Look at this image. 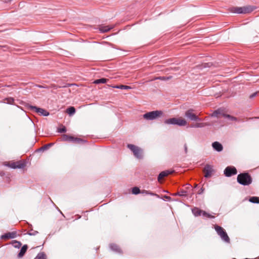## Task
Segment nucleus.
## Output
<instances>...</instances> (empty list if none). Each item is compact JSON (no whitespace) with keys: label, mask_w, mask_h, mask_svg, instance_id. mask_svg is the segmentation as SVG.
<instances>
[{"label":"nucleus","mask_w":259,"mask_h":259,"mask_svg":"<svg viewBox=\"0 0 259 259\" xmlns=\"http://www.w3.org/2000/svg\"><path fill=\"white\" fill-rule=\"evenodd\" d=\"M27 249V246L26 245H24L20 250V251L18 254L19 257H21L24 255Z\"/></svg>","instance_id":"obj_18"},{"label":"nucleus","mask_w":259,"mask_h":259,"mask_svg":"<svg viewBox=\"0 0 259 259\" xmlns=\"http://www.w3.org/2000/svg\"><path fill=\"white\" fill-rule=\"evenodd\" d=\"M192 212L194 214L195 216H199V215H203L204 217L206 218H214L213 216L211 215L210 214L207 213L204 211H203L197 207H195L192 209Z\"/></svg>","instance_id":"obj_8"},{"label":"nucleus","mask_w":259,"mask_h":259,"mask_svg":"<svg viewBox=\"0 0 259 259\" xmlns=\"http://www.w3.org/2000/svg\"><path fill=\"white\" fill-rule=\"evenodd\" d=\"M30 108L40 115L48 116L49 115V112L42 108H37L35 106H30Z\"/></svg>","instance_id":"obj_11"},{"label":"nucleus","mask_w":259,"mask_h":259,"mask_svg":"<svg viewBox=\"0 0 259 259\" xmlns=\"http://www.w3.org/2000/svg\"><path fill=\"white\" fill-rule=\"evenodd\" d=\"M172 171H170L168 170L163 171L161 172L158 176V180L159 182H161V181L165 177L167 176L168 175L171 174Z\"/></svg>","instance_id":"obj_13"},{"label":"nucleus","mask_w":259,"mask_h":259,"mask_svg":"<svg viewBox=\"0 0 259 259\" xmlns=\"http://www.w3.org/2000/svg\"><path fill=\"white\" fill-rule=\"evenodd\" d=\"M34 259H45V256L43 253H39Z\"/></svg>","instance_id":"obj_28"},{"label":"nucleus","mask_w":259,"mask_h":259,"mask_svg":"<svg viewBox=\"0 0 259 259\" xmlns=\"http://www.w3.org/2000/svg\"><path fill=\"white\" fill-rule=\"evenodd\" d=\"M162 114V111L156 110L144 114L143 115V117L147 120H154L161 117Z\"/></svg>","instance_id":"obj_4"},{"label":"nucleus","mask_w":259,"mask_h":259,"mask_svg":"<svg viewBox=\"0 0 259 259\" xmlns=\"http://www.w3.org/2000/svg\"><path fill=\"white\" fill-rule=\"evenodd\" d=\"M111 248L113 250H117V246L115 245H112L111 246Z\"/></svg>","instance_id":"obj_31"},{"label":"nucleus","mask_w":259,"mask_h":259,"mask_svg":"<svg viewBox=\"0 0 259 259\" xmlns=\"http://www.w3.org/2000/svg\"><path fill=\"white\" fill-rule=\"evenodd\" d=\"M212 171L213 169L212 168V167L210 165H206L204 167L203 169L205 177L207 178L210 177L212 174Z\"/></svg>","instance_id":"obj_12"},{"label":"nucleus","mask_w":259,"mask_h":259,"mask_svg":"<svg viewBox=\"0 0 259 259\" xmlns=\"http://www.w3.org/2000/svg\"><path fill=\"white\" fill-rule=\"evenodd\" d=\"M66 112L70 115L74 114L75 112V109L74 107H70L66 109Z\"/></svg>","instance_id":"obj_19"},{"label":"nucleus","mask_w":259,"mask_h":259,"mask_svg":"<svg viewBox=\"0 0 259 259\" xmlns=\"http://www.w3.org/2000/svg\"><path fill=\"white\" fill-rule=\"evenodd\" d=\"M112 28V27H110L108 25H101L99 27V30L101 32H105L108 31Z\"/></svg>","instance_id":"obj_15"},{"label":"nucleus","mask_w":259,"mask_h":259,"mask_svg":"<svg viewBox=\"0 0 259 259\" xmlns=\"http://www.w3.org/2000/svg\"><path fill=\"white\" fill-rule=\"evenodd\" d=\"M62 139L64 141L71 142L72 139H73V136L64 135L62 137Z\"/></svg>","instance_id":"obj_24"},{"label":"nucleus","mask_w":259,"mask_h":259,"mask_svg":"<svg viewBox=\"0 0 259 259\" xmlns=\"http://www.w3.org/2000/svg\"><path fill=\"white\" fill-rule=\"evenodd\" d=\"M108 80V79L106 78H101L96 79L94 81V83L95 84H99V83H105L107 82V81Z\"/></svg>","instance_id":"obj_20"},{"label":"nucleus","mask_w":259,"mask_h":259,"mask_svg":"<svg viewBox=\"0 0 259 259\" xmlns=\"http://www.w3.org/2000/svg\"><path fill=\"white\" fill-rule=\"evenodd\" d=\"M185 116L191 120L201 121V119L196 115L192 109H189L185 112Z\"/></svg>","instance_id":"obj_9"},{"label":"nucleus","mask_w":259,"mask_h":259,"mask_svg":"<svg viewBox=\"0 0 259 259\" xmlns=\"http://www.w3.org/2000/svg\"><path fill=\"white\" fill-rule=\"evenodd\" d=\"M211 116L216 117H224L227 118L229 120H230L231 121L236 120V118L235 117L231 116L229 115L225 114L223 112V110L221 109H219L215 111L211 114Z\"/></svg>","instance_id":"obj_6"},{"label":"nucleus","mask_w":259,"mask_h":259,"mask_svg":"<svg viewBox=\"0 0 259 259\" xmlns=\"http://www.w3.org/2000/svg\"><path fill=\"white\" fill-rule=\"evenodd\" d=\"M209 124L208 123H197L193 125H192V127H202L206 125H209Z\"/></svg>","instance_id":"obj_21"},{"label":"nucleus","mask_w":259,"mask_h":259,"mask_svg":"<svg viewBox=\"0 0 259 259\" xmlns=\"http://www.w3.org/2000/svg\"><path fill=\"white\" fill-rule=\"evenodd\" d=\"M164 123L167 124H177L179 126H185L187 124V121L182 117L166 119Z\"/></svg>","instance_id":"obj_3"},{"label":"nucleus","mask_w":259,"mask_h":259,"mask_svg":"<svg viewBox=\"0 0 259 259\" xmlns=\"http://www.w3.org/2000/svg\"><path fill=\"white\" fill-rule=\"evenodd\" d=\"M256 93H254V94H253L251 95L250 96V97H251V98H252V97H253L255 96V95H256Z\"/></svg>","instance_id":"obj_32"},{"label":"nucleus","mask_w":259,"mask_h":259,"mask_svg":"<svg viewBox=\"0 0 259 259\" xmlns=\"http://www.w3.org/2000/svg\"><path fill=\"white\" fill-rule=\"evenodd\" d=\"M214 149L217 151H221L223 150V146L221 144L218 142H214L212 145Z\"/></svg>","instance_id":"obj_14"},{"label":"nucleus","mask_w":259,"mask_h":259,"mask_svg":"<svg viewBox=\"0 0 259 259\" xmlns=\"http://www.w3.org/2000/svg\"><path fill=\"white\" fill-rule=\"evenodd\" d=\"M127 147L133 152L135 157L139 159L143 157V152L141 148L132 144H128Z\"/></svg>","instance_id":"obj_7"},{"label":"nucleus","mask_w":259,"mask_h":259,"mask_svg":"<svg viewBox=\"0 0 259 259\" xmlns=\"http://www.w3.org/2000/svg\"><path fill=\"white\" fill-rule=\"evenodd\" d=\"M14 100L13 98L9 97L4 99L3 102L5 103L12 104L14 102Z\"/></svg>","instance_id":"obj_22"},{"label":"nucleus","mask_w":259,"mask_h":259,"mask_svg":"<svg viewBox=\"0 0 259 259\" xmlns=\"http://www.w3.org/2000/svg\"><path fill=\"white\" fill-rule=\"evenodd\" d=\"M237 182L243 185H249L252 183V178L248 173H242L238 175Z\"/></svg>","instance_id":"obj_2"},{"label":"nucleus","mask_w":259,"mask_h":259,"mask_svg":"<svg viewBox=\"0 0 259 259\" xmlns=\"http://www.w3.org/2000/svg\"><path fill=\"white\" fill-rule=\"evenodd\" d=\"M140 190L138 187H134L132 189V193L134 194H138L140 193Z\"/></svg>","instance_id":"obj_27"},{"label":"nucleus","mask_w":259,"mask_h":259,"mask_svg":"<svg viewBox=\"0 0 259 259\" xmlns=\"http://www.w3.org/2000/svg\"><path fill=\"white\" fill-rule=\"evenodd\" d=\"M11 0H5L6 2H10Z\"/></svg>","instance_id":"obj_33"},{"label":"nucleus","mask_w":259,"mask_h":259,"mask_svg":"<svg viewBox=\"0 0 259 259\" xmlns=\"http://www.w3.org/2000/svg\"><path fill=\"white\" fill-rule=\"evenodd\" d=\"M237 169L234 166H228L224 170V174L227 177H231L237 174Z\"/></svg>","instance_id":"obj_10"},{"label":"nucleus","mask_w":259,"mask_h":259,"mask_svg":"<svg viewBox=\"0 0 259 259\" xmlns=\"http://www.w3.org/2000/svg\"><path fill=\"white\" fill-rule=\"evenodd\" d=\"M214 229L221 238L226 242H229L230 239L225 230L221 227L215 225Z\"/></svg>","instance_id":"obj_5"},{"label":"nucleus","mask_w":259,"mask_h":259,"mask_svg":"<svg viewBox=\"0 0 259 259\" xmlns=\"http://www.w3.org/2000/svg\"><path fill=\"white\" fill-rule=\"evenodd\" d=\"M58 132L60 133H64L66 132V128L65 126H63L62 127H60L58 129Z\"/></svg>","instance_id":"obj_30"},{"label":"nucleus","mask_w":259,"mask_h":259,"mask_svg":"<svg viewBox=\"0 0 259 259\" xmlns=\"http://www.w3.org/2000/svg\"><path fill=\"white\" fill-rule=\"evenodd\" d=\"M83 141V140H82L80 138L74 137H73V139H72V140H71V142H72L74 143H80L82 142Z\"/></svg>","instance_id":"obj_25"},{"label":"nucleus","mask_w":259,"mask_h":259,"mask_svg":"<svg viewBox=\"0 0 259 259\" xmlns=\"http://www.w3.org/2000/svg\"><path fill=\"white\" fill-rule=\"evenodd\" d=\"M7 166H9L13 168H19L20 166L16 162H6L5 164Z\"/></svg>","instance_id":"obj_17"},{"label":"nucleus","mask_w":259,"mask_h":259,"mask_svg":"<svg viewBox=\"0 0 259 259\" xmlns=\"http://www.w3.org/2000/svg\"><path fill=\"white\" fill-rule=\"evenodd\" d=\"M254 8L250 6H247L242 7H232L230 9V11L236 14H248L254 10Z\"/></svg>","instance_id":"obj_1"},{"label":"nucleus","mask_w":259,"mask_h":259,"mask_svg":"<svg viewBox=\"0 0 259 259\" xmlns=\"http://www.w3.org/2000/svg\"><path fill=\"white\" fill-rule=\"evenodd\" d=\"M15 237V233H6V234L3 235L2 236V238L7 239L13 238Z\"/></svg>","instance_id":"obj_16"},{"label":"nucleus","mask_w":259,"mask_h":259,"mask_svg":"<svg viewBox=\"0 0 259 259\" xmlns=\"http://www.w3.org/2000/svg\"><path fill=\"white\" fill-rule=\"evenodd\" d=\"M170 78H171V77H156V78H154L153 80H155V79L167 80V79H169Z\"/></svg>","instance_id":"obj_29"},{"label":"nucleus","mask_w":259,"mask_h":259,"mask_svg":"<svg viewBox=\"0 0 259 259\" xmlns=\"http://www.w3.org/2000/svg\"><path fill=\"white\" fill-rule=\"evenodd\" d=\"M113 88H117V89H124V90H128L132 89V88L130 86L128 85H117L113 87Z\"/></svg>","instance_id":"obj_23"},{"label":"nucleus","mask_w":259,"mask_h":259,"mask_svg":"<svg viewBox=\"0 0 259 259\" xmlns=\"http://www.w3.org/2000/svg\"><path fill=\"white\" fill-rule=\"evenodd\" d=\"M249 201L253 203H259V198L256 197H252L249 199Z\"/></svg>","instance_id":"obj_26"}]
</instances>
